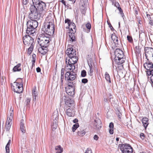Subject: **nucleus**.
Masks as SVG:
<instances>
[{"label":"nucleus","mask_w":153,"mask_h":153,"mask_svg":"<svg viewBox=\"0 0 153 153\" xmlns=\"http://www.w3.org/2000/svg\"><path fill=\"white\" fill-rule=\"evenodd\" d=\"M45 4L42 1L36 6H31L30 16L32 19H39L40 15H43L46 11Z\"/></svg>","instance_id":"obj_1"},{"label":"nucleus","mask_w":153,"mask_h":153,"mask_svg":"<svg viewBox=\"0 0 153 153\" xmlns=\"http://www.w3.org/2000/svg\"><path fill=\"white\" fill-rule=\"evenodd\" d=\"M50 36L47 34L39 35L38 37V42L40 47L38 48L39 51L42 55H45L48 51L49 45Z\"/></svg>","instance_id":"obj_2"},{"label":"nucleus","mask_w":153,"mask_h":153,"mask_svg":"<svg viewBox=\"0 0 153 153\" xmlns=\"http://www.w3.org/2000/svg\"><path fill=\"white\" fill-rule=\"evenodd\" d=\"M43 27L42 30L46 34L49 36L53 35L54 32L55 25L54 22L52 20L48 21L46 20L43 25Z\"/></svg>","instance_id":"obj_3"},{"label":"nucleus","mask_w":153,"mask_h":153,"mask_svg":"<svg viewBox=\"0 0 153 153\" xmlns=\"http://www.w3.org/2000/svg\"><path fill=\"white\" fill-rule=\"evenodd\" d=\"M114 54L115 57L112 60L113 65L114 63L120 65L125 62V58L124 57V55L122 51L119 48L116 49L114 51Z\"/></svg>","instance_id":"obj_4"},{"label":"nucleus","mask_w":153,"mask_h":153,"mask_svg":"<svg viewBox=\"0 0 153 153\" xmlns=\"http://www.w3.org/2000/svg\"><path fill=\"white\" fill-rule=\"evenodd\" d=\"M118 149H120L122 153H132V149L128 144H119Z\"/></svg>","instance_id":"obj_5"},{"label":"nucleus","mask_w":153,"mask_h":153,"mask_svg":"<svg viewBox=\"0 0 153 153\" xmlns=\"http://www.w3.org/2000/svg\"><path fill=\"white\" fill-rule=\"evenodd\" d=\"M28 16L30 20L27 21V26L29 27L36 29L38 26V22L37 20L39 19L31 18L30 16V14Z\"/></svg>","instance_id":"obj_6"},{"label":"nucleus","mask_w":153,"mask_h":153,"mask_svg":"<svg viewBox=\"0 0 153 153\" xmlns=\"http://www.w3.org/2000/svg\"><path fill=\"white\" fill-rule=\"evenodd\" d=\"M76 75L74 71H67L65 74V79L67 81H73L76 79Z\"/></svg>","instance_id":"obj_7"},{"label":"nucleus","mask_w":153,"mask_h":153,"mask_svg":"<svg viewBox=\"0 0 153 153\" xmlns=\"http://www.w3.org/2000/svg\"><path fill=\"white\" fill-rule=\"evenodd\" d=\"M64 99L65 100V104L66 106L65 107L74 108L75 104L74 101L72 99L66 96L64 97Z\"/></svg>","instance_id":"obj_8"},{"label":"nucleus","mask_w":153,"mask_h":153,"mask_svg":"<svg viewBox=\"0 0 153 153\" xmlns=\"http://www.w3.org/2000/svg\"><path fill=\"white\" fill-rule=\"evenodd\" d=\"M23 39L24 45L27 46L33 45L34 42L33 39L28 35H26L24 36Z\"/></svg>","instance_id":"obj_9"},{"label":"nucleus","mask_w":153,"mask_h":153,"mask_svg":"<svg viewBox=\"0 0 153 153\" xmlns=\"http://www.w3.org/2000/svg\"><path fill=\"white\" fill-rule=\"evenodd\" d=\"M145 56L146 59L148 57H152V55L153 53V48L151 47H145Z\"/></svg>","instance_id":"obj_10"},{"label":"nucleus","mask_w":153,"mask_h":153,"mask_svg":"<svg viewBox=\"0 0 153 153\" xmlns=\"http://www.w3.org/2000/svg\"><path fill=\"white\" fill-rule=\"evenodd\" d=\"M94 128L96 129H99L102 127V122L100 120L99 118H96L94 120L93 123Z\"/></svg>","instance_id":"obj_11"},{"label":"nucleus","mask_w":153,"mask_h":153,"mask_svg":"<svg viewBox=\"0 0 153 153\" xmlns=\"http://www.w3.org/2000/svg\"><path fill=\"white\" fill-rule=\"evenodd\" d=\"M111 38L117 47H119L121 44V42L118 39V37L114 34H112Z\"/></svg>","instance_id":"obj_12"},{"label":"nucleus","mask_w":153,"mask_h":153,"mask_svg":"<svg viewBox=\"0 0 153 153\" xmlns=\"http://www.w3.org/2000/svg\"><path fill=\"white\" fill-rule=\"evenodd\" d=\"M19 80L21 81L20 84L18 85V88H17L16 89H14V92L19 94L22 92L23 88V83L22 82V79H19Z\"/></svg>","instance_id":"obj_13"},{"label":"nucleus","mask_w":153,"mask_h":153,"mask_svg":"<svg viewBox=\"0 0 153 153\" xmlns=\"http://www.w3.org/2000/svg\"><path fill=\"white\" fill-rule=\"evenodd\" d=\"M66 114L69 117H73L74 116V108H70L68 107H65Z\"/></svg>","instance_id":"obj_14"},{"label":"nucleus","mask_w":153,"mask_h":153,"mask_svg":"<svg viewBox=\"0 0 153 153\" xmlns=\"http://www.w3.org/2000/svg\"><path fill=\"white\" fill-rule=\"evenodd\" d=\"M67 59H66V62L67 66L66 67V71H73L75 69V66L74 64H71L70 63H68L67 61Z\"/></svg>","instance_id":"obj_15"},{"label":"nucleus","mask_w":153,"mask_h":153,"mask_svg":"<svg viewBox=\"0 0 153 153\" xmlns=\"http://www.w3.org/2000/svg\"><path fill=\"white\" fill-rule=\"evenodd\" d=\"M66 53L67 54L69 57L74 56L76 55V51L72 48H70L67 49L66 50Z\"/></svg>","instance_id":"obj_16"},{"label":"nucleus","mask_w":153,"mask_h":153,"mask_svg":"<svg viewBox=\"0 0 153 153\" xmlns=\"http://www.w3.org/2000/svg\"><path fill=\"white\" fill-rule=\"evenodd\" d=\"M69 57L70 59L68 60V63H70L71 64L74 65V64L77 62L78 60V57L76 55Z\"/></svg>","instance_id":"obj_17"},{"label":"nucleus","mask_w":153,"mask_h":153,"mask_svg":"<svg viewBox=\"0 0 153 153\" xmlns=\"http://www.w3.org/2000/svg\"><path fill=\"white\" fill-rule=\"evenodd\" d=\"M147 59L148 62L144 65V66L145 68L148 71L153 68V63L150 62L148 59Z\"/></svg>","instance_id":"obj_18"},{"label":"nucleus","mask_w":153,"mask_h":153,"mask_svg":"<svg viewBox=\"0 0 153 153\" xmlns=\"http://www.w3.org/2000/svg\"><path fill=\"white\" fill-rule=\"evenodd\" d=\"M66 93L69 95L72 96L74 94V87L65 88Z\"/></svg>","instance_id":"obj_19"},{"label":"nucleus","mask_w":153,"mask_h":153,"mask_svg":"<svg viewBox=\"0 0 153 153\" xmlns=\"http://www.w3.org/2000/svg\"><path fill=\"white\" fill-rule=\"evenodd\" d=\"M35 29V28L27 26L26 33L28 35H32L35 33L36 31Z\"/></svg>","instance_id":"obj_20"},{"label":"nucleus","mask_w":153,"mask_h":153,"mask_svg":"<svg viewBox=\"0 0 153 153\" xmlns=\"http://www.w3.org/2000/svg\"><path fill=\"white\" fill-rule=\"evenodd\" d=\"M88 4V0H81L80 7H82V9H86Z\"/></svg>","instance_id":"obj_21"},{"label":"nucleus","mask_w":153,"mask_h":153,"mask_svg":"<svg viewBox=\"0 0 153 153\" xmlns=\"http://www.w3.org/2000/svg\"><path fill=\"white\" fill-rule=\"evenodd\" d=\"M21 81L19 80V79H17L16 81L14 82V85H13L12 84H11V88L12 89H13L14 91V89H16L17 88H18V85L20 84V82Z\"/></svg>","instance_id":"obj_22"},{"label":"nucleus","mask_w":153,"mask_h":153,"mask_svg":"<svg viewBox=\"0 0 153 153\" xmlns=\"http://www.w3.org/2000/svg\"><path fill=\"white\" fill-rule=\"evenodd\" d=\"M92 56L91 55H88L87 57V61L88 65H93L94 63L92 59Z\"/></svg>","instance_id":"obj_23"},{"label":"nucleus","mask_w":153,"mask_h":153,"mask_svg":"<svg viewBox=\"0 0 153 153\" xmlns=\"http://www.w3.org/2000/svg\"><path fill=\"white\" fill-rule=\"evenodd\" d=\"M23 121V120H21L20 124V130L23 134L25 133V127L24 126Z\"/></svg>","instance_id":"obj_24"},{"label":"nucleus","mask_w":153,"mask_h":153,"mask_svg":"<svg viewBox=\"0 0 153 153\" xmlns=\"http://www.w3.org/2000/svg\"><path fill=\"white\" fill-rule=\"evenodd\" d=\"M148 120V119L146 117L143 118L142 120L143 124L146 128L149 124Z\"/></svg>","instance_id":"obj_25"},{"label":"nucleus","mask_w":153,"mask_h":153,"mask_svg":"<svg viewBox=\"0 0 153 153\" xmlns=\"http://www.w3.org/2000/svg\"><path fill=\"white\" fill-rule=\"evenodd\" d=\"M21 65L20 63H18L15 66L13 69V71L14 72L20 71L21 70Z\"/></svg>","instance_id":"obj_26"},{"label":"nucleus","mask_w":153,"mask_h":153,"mask_svg":"<svg viewBox=\"0 0 153 153\" xmlns=\"http://www.w3.org/2000/svg\"><path fill=\"white\" fill-rule=\"evenodd\" d=\"M69 36L70 38V41L72 42L75 41V36L74 33L73 32H70L69 33Z\"/></svg>","instance_id":"obj_27"},{"label":"nucleus","mask_w":153,"mask_h":153,"mask_svg":"<svg viewBox=\"0 0 153 153\" xmlns=\"http://www.w3.org/2000/svg\"><path fill=\"white\" fill-rule=\"evenodd\" d=\"M58 116V113L57 112H54L52 116V120L53 121H57Z\"/></svg>","instance_id":"obj_28"},{"label":"nucleus","mask_w":153,"mask_h":153,"mask_svg":"<svg viewBox=\"0 0 153 153\" xmlns=\"http://www.w3.org/2000/svg\"><path fill=\"white\" fill-rule=\"evenodd\" d=\"M55 149L56 151V153H61L63 151V149L60 145L56 146L55 148Z\"/></svg>","instance_id":"obj_29"},{"label":"nucleus","mask_w":153,"mask_h":153,"mask_svg":"<svg viewBox=\"0 0 153 153\" xmlns=\"http://www.w3.org/2000/svg\"><path fill=\"white\" fill-rule=\"evenodd\" d=\"M109 133L111 134H113L114 133L113 128H114V124L113 123L111 122L110 123L109 125Z\"/></svg>","instance_id":"obj_30"},{"label":"nucleus","mask_w":153,"mask_h":153,"mask_svg":"<svg viewBox=\"0 0 153 153\" xmlns=\"http://www.w3.org/2000/svg\"><path fill=\"white\" fill-rule=\"evenodd\" d=\"M86 133V132L84 129H80L77 132L78 135L80 137L83 136Z\"/></svg>","instance_id":"obj_31"},{"label":"nucleus","mask_w":153,"mask_h":153,"mask_svg":"<svg viewBox=\"0 0 153 153\" xmlns=\"http://www.w3.org/2000/svg\"><path fill=\"white\" fill-rule=\"evenodd\" d=\"M58 126L57 121H53L52 122L51 126L53 130L55 129Z\"/></svg>","instance_id":"obj_32"},{"label":"nucleus","mask_w":153,"mask_h":153,"mask_svg":"<svg viewBox=\"0 0 153 153\" xmlns=\"http://www.w3.org/2000/svg\"><path fill=\"white\" fill-rule=\"evenodd\" d=\"M105 76L107 81L109 83H111V82L110 76L109 74L106 72L105 73Z\"/></svg>","instance_id":"obj_33"},{"label":"nucleus","mask_w":153,"mask_h":153,"mask_svg":"<svg viewBox=\"0 0 153 153\" xmlns=\"http://www.w3.org/2000/svg\"><path fill=\"white\" fill-rule=\"evenodd\" d=\"M71 81H68V86L66 88H71V87H74V82Z\"/></svg>","instance_id":"obj_34"},{"label":"nucleus","mask_w":153,"mask_h":153,"mask_svg":"<svg viewBox=\"0 0 153 153\" xmlns=\"http://www.w3.org/2000/svg\"><path fill=\"white\" fill-rule=\"evenodd\" d=\"M93 65H89L90 68V71L88 72V74L91 76L93 75Z\"/></svg>","instance_id":"obj_35"},{"label":"nucleus","mask_w":153,"mask_h":153,"mask_svg":"<svg viewBox=\"0 0 153 153\" xmlns=\"http://www.w3.org/2000/svg\"><path fill=\"white\" fill-rule=\"evenodd\" d=\"M64 79V77H62V78L61 77L60 79L59 82V85L60 88H63V79Z\"/></svg>","instance_id":"obj_36"},{"label":"nucleus","mask_w":153,"mask_h":153,"mask_svg":"<svg viewBox=\"0 0 153 153\" xmlns=\"http://www.w3.org/2000/svg\"><path fill=\"white\" fill-rule=\"evenodd\" d=\"M146 72L148 76H149L151 75L150 77L153 76V69H151L147 71Z\"/></svg>","instance_id":"obj_37"},{"label":"nucleus","mask_w":153,"mask_h":153,"mask_svg":"<svg viewBox=\"0 0 153 153\" xmlns=\"http://www.w3.org/2000/svg\"><path fill=\"white\" fill-rule=\"evenodd\" d=\"M79 125L78 123H76L74 124L72 128V131L74 132L75 130L79 127Z\"/></svg>","instance_id":"obj_38"},{"label":"nucleus","mask_w":153,"mask_h":153,"mask_svg":"<svg viewBox=\"0 0 153 153\" xmlns=\"http://www.w3.org/2000/svg\"><path fill=\"white\" fill-rule=\"evenodd\" d=\"M33 3V5H31V6H36L39 3H40L41 1L40 0H32Z\"/></svg>","instance_id":"obj_39"},{"label":"nucleus","mask_w":153,"mask_h":153,"mask_svg":"<svg viewBox=\"0 0 153 153\" xmlns=\"http://www.w3.org/2000/svg\"><path fill=\"white\" fill-rule=\"evenodd\" d=\"M69 25V26L71 27V29L72 31H73L72 29H75L76 27L75 24L73 22H71Z\"/></svg>","instance_id":"obj_40"},{"label":"nucleus","mask_w":153,"mask_h":153,"mask_svg":"<svg viewBox=\"0 0 153 153\" xmlns=\"http://www.w3.org/2000/svg\"><path fill=\"white\" fill-rule=\"evenodd\" d=\"M30 47L28 49V53L30 54L32 51L33 48V45H30Z\"/></svg>","instance_id":"obj_41"},{"label":"nucleus","mask_w":153,"mask_h":153,"mask_svg":"<svg viewBox=\"0 0 153 153\" xmlns=\"http://www.w3.org/2000/svg\"><path fill=\"white\" fill-rule=\"evenodd\" d=\"M12 120L8 119V117H7V121L6 122V124L9 125H11L12 124Z\"/></svg>","instance_id":"obj_42"},{"label":"nucleus","mask_w":153,"mask_h":153,"mask_svg":"<svg viewBox=\"0 0 153 153\" xmlns=\"http://www.w3.org/2000/svg\"><path fill=\"white\" fill-rule=\"evenodd\" d=\"M36 88H35L34 89H33L32 93L33 96H37V92L36 91Z\"/></svg>","instance_id":"obj_43"},{"label":"nucleus","mask_w":153,"mask_h":153,"mask_svg":"<svg viewBox=\"0 0 153 153\" xmlns=\"http://www.w3.org/2000/svg\"><path fill=\"white\" fill-rule=\"evenodd\" d=\"M11 140L10 139L9 140V141L8 142V143H7V145L6 146L5 149H9V147H10V144L11 143Z\"/></svg>","instance_id":"obj_44"},{"label":"nucleus","mask_w":153,"mask_h":153,"mask_svg":"<svg viewBox=\"0 0 153 153\" xmlns=\"http://www.w3.org/2000/svg\"><path fill=\"white\" fill-rule=\"evenodd\" d=\"M86 74V71L85 70H83L82 72L81 73V75L83 77H85Z\"/></svg>","instance_id":"obj_45"},{"label":"nucleus","mask_w":153,"mask_h":153,"mask_svg":"<svg viewBox=\"0 0 153 153\" xmlns=\"http://www.w3.org/2000/svg\"><path fill=\"white\" fill-rule=\"evenodd\" d=\"M118 9L120 13V14L123 17L124 16V13H123V10H122L121 8L119 7H118Z\"/></svg>","instance_id":"obj_46"},{"label":"nucleus","mask_w":153,"mask_h":153,"mask_svg":"<svg viewBox=\"0 0 153 153\" xmlns=\"http://www.w3.org/2000/svg\"><path fill=\"white\" fill-rule=\"evenodd\" d=\"M65 71V69L63 68H62L61 70V77H64V74Z\"/></svg>","instance_id":"obj_47"},{"label":"nucleus","mask_w":153,"mask_h":153,"mask_svg":"<svg viewBox=\"0 0 153 153\" xmlns=\"http://www.w3.org/2000/svg\"><path fill=\"white\" fill-rule=\"evenodd\" d=\"M86 28L89 30H90L91 28V25L89 23H87L85 25Z\"/></svg>","instance_id":"obj_48"},{"label":"nucleus","mask_w":153,"mask_h":153,"mask_svg":"<svg viewBox=\"0 0 153 153\" xmlns=\"http://www.w3.org/2000/svg\"><path fill=\"white\" fill-rule=\"evenodd\" d=\"M127 40H128V41L129 42L131 43L133 41L132 37L129 36H127Z\"/></svg>","instance_id":"obj_49"},{"label":"nucleus","mask_w":153,"mask_h":153,"mask_svg":"<svg viewBox=\"0 0 153 153\" xmlns=\"http://www.w3.org/2000/svg\"><path fill=\"white\" fill-rule=\"evenodd\" d=\"M4 78L5 79V78L4 77ZM6 79H4V78L3 77H2L1 79L0 83L2 85H3V84H4V83L5 82Z\"/></svg>","instance_id":"obj_50"},{"label":"nucleus","mask_w":153,"mask_h":153,"mask_svg":"<svg viewBox=\"0 0 153 153\" xmlns=\"http://www.w3.org/2000/svg\"><path fill=\"white\" fill-rule=\"evenodd\" d=\"M13 112V110H12L11 111V112H10V115L9 116H8V117L9 119H10V120H12V119H13V114L12 113Z\"/></svg>","instance_id":"obj_51"},{"label":"nucleus","mask_w":153,"mask_h":153,"mask_svg":"<svg viewBox=\"0 0 153 153\" xmlns=\"http://www.w3.org/2000/svg\"><path fill=\"white\" fill-rule=\"evenodd\" d=\"M71 22L70 20L69 19H66L65 20V23H68V26L70 25V24L71 23Z\"/></svg>","instance_id":"obj_52"},{"label":"nucleus","mask_w":153,"mask_h":153,"mask_svg":"<svg viewBox=\"0 0 153 153\" xmlns=\"http://www.w3.org/2000/svg\"><path fill=\"white\" fill-rule=\"evenodd\" d=\"M30 100L29 98H27L26 100V105H29V103H30Z\"/></svg>","instance_id":"obj_53"},{"label":"nucleus","mask_w":153,"mask_h":153,"mask_svg":"<svg viewBox=\"0 0 153 153\" xmlns=\"http://www.w3.org/2000/svg\"><path fill=\"white\" fill-rule=\"evenodd\" d=\"M88 80L87 79H83L82 80V83L85 84L88 82Z\"/></svg>","instance_id":"obj_54"},{"label":"nucleus","mask_w":153,"mask_h":153,"mask_svg":"<svg viewBox=\"0 0 153 153\" xmlns=\"http://www.w3.org/2000/svg\"><path fill=\"white\" fill-rule=\"evenodd\" d=\"M11 126V125H9L6 124V129L7 131H8L10 130Z\"/></svg>","instance_id":"obj_55"},{"label":"nucleus","mask_w":153,"mask_h":153,"mask_svg":"<svg viewBox=\"0 0 153 153\" xmlns=\"http://www.w3.org/2000/svg\"><path fill=\"white\" fill-rule=\"evenodd\" d=\"M82 8V7H80V9L81 10L82 13L83 14H85V9H83Z\"/></svg>","instance_id":"obj_56"},{"label":"nucleus","mask_w":153,"mask_h":153,"mask_svg":"<svg viewBox=\"0 0 153 153\" xmlns=\"http://www.w3.org/2000/svg\"><path fill=\"white\" fill-rule=\"evenodd\" d=\"M91 150H90V149L88 148L86 150L85 153H91Z\"/></svg>","instance_id":"obj_57"},{"label":"nucleus","mask_w":153,"mask_h":153,"mask_svg":"<svg viewBox=\"0 0 153 153\" xmlns=\"http://www.w3.org/2000/svg\"><path fill=\"white\" fill-rule=\"evenodd\" d=\"M140 137H141V138L143 139H144V138L145 137L144 134L142 133H141L140 134Z\"/></svg>","instance_id":"obj_58"},{"label":"nucleus","mask_w":153,"mask_h":153,"mask_svg":"<svg viewBox=\"0 0 153 153\" xmlns=\"http://www.w3.org/2000/svg\"><path fill=\"white\" fill-rule=\"evenodd\" d=\"M99 138V137L97 135H95L94 136V140H97Z\"/></svg>","instance_id":"obj_59"},{"label":"nucleus","mask_w":153,"mask_h":153,"mask_svg":"<svg viewBox=\"0 0 153 153\" xmlns=\"http://www.w3.org/2000/svg\"><path fill=\"white\" fill-rule=\"evenodd\" d=\"M150 80L151 82V84L152 87L153 85V76L151 77H150Z\"/></svg>","instance_id":"obj_60"},{"label":"nucleus","mask_w":153,"mask_h":153,"mask_svg":"<svg viewBox=\"0 0 153 153\" xmlns=\"http://www.w3.org/2000/svg\"><path fill=\"white\" fill-rule=\"evenodd\" d=\"M28 1V0H23V3L24 4L26 5L27 4Z\"/></svg>","instance_id":"obj_61"},{"label":"nucleus","mask_w":153,"mask_h":153,"mask_svg":"<svg viewBox=\"0 0 153 153\" xmlns=\"http://www.w3.org/2000/svg\"><path fill=\"white\" fill-rule=\"evenodd\" d=\"M60 1L65 6H66L65 1L64 0H62Z\"/></svg>","instance_id":"obj_62"},{"label":"nucleus","mask_w":153,"mask_h":153,"mask_svg":"<svg viewBox=\"0 0 153 153\" xmlns=\"http://www.w3.org/2000/svg\"><path fill=\"white\" fill-rule=\"evenodd\" d=\"M36 70L37 72H39L41 71V69L39 67H38L36 68Z\"/></svg>","instance_id":"obj_63"},{"label":"nucleus","mask_w":153,"mask_h":153,"mask_svg":"<svg viewBox=\"0 0 153 153\" xmlns=\"http://www.w3.org/2000/svg\"><path fill=\"white\" fill-rule=\"evenodd\" d=\"M149 23L151 25H153V21L150 20Z\"/></svg>","instance_id":"obj_64"}]
</instances>
